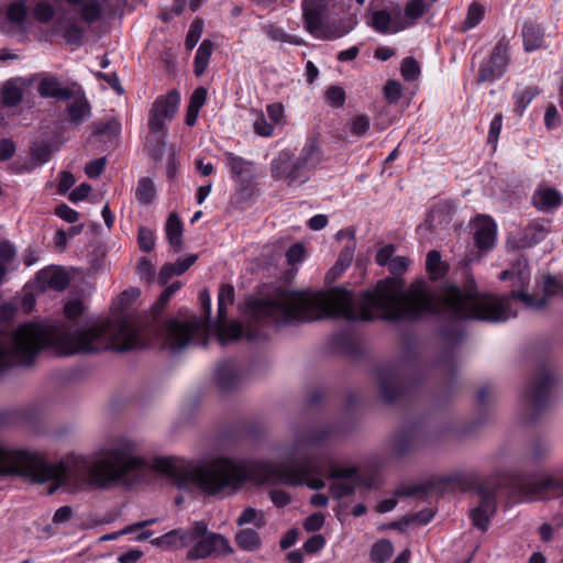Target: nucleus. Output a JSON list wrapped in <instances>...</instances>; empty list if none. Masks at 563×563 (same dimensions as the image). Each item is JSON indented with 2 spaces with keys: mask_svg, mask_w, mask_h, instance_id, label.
Instances as JSON below:
<instances>
[{
  "mask_svg": "<svg viewBox=\"0 0 563 563\" xmlns=\"http://www.w3.org/2000/svg\"><path fill=\"white\" fill-rule=\"evenodd\" d=\"M82 34L84 32L80 26L71 24L66 29L64 37L68 44H75L80 42Z\"/></svg>",
  "mask_w": 563,
  "mask_h": 563,
  "instance_id": "64",
  "label": "nucleus"
},
{
  "mask_svg": "<svg viewBox=\"0 0 563 563\" xmlns=\"http://www.w3.org/2000/svg\"><path fill=\"white\" fill-rule=\"evenodd\" d=\"M19 345L15 340V331L11 335H0V371L13 365H23V362L15 360Z\"/></svg>",
  "mask_w": 563,
  "mask_h": 563,
  "instance_id": "22",
  "label": "nucleus"
},
{
  "mask_svg": "<svg viewBox=\"0 0 563 563\" xmlns=\"http://www.w3.org/2000/svg\"><path fill=\"white\" fill-rule=\"evenodd\" d=\"M101 15V7L97 1L89 0L81 8V18L88 23L95 22Z\"/></svg>",
  "mask_w": 563,
  "mask_h": 563,
  "instance_id": "49",
  "label": "nucleus"
},
{
  "mask_svg": "<svg viewBox=\"0 0 563 563\" xmlns=\"http://www.w3.org/2000/svg\"><path fill=\"white\" fill-rule=\"evenodd\" d=\"M227 157L233 177L241 183L249 181L252 173L253 163L232 153H228Z\"/></svg>",
  "mask_w": 563,
  "mask_h": 563,
  "instance_id": "26",
  "label": "nucleus"
},
{
  "mask_svg": "<svg viewBox=\"0 0 563 563\" xmlns=\"http://www.w3.org/2000/svg\"><path fill=\"white\" fill-rule=\"evenodd\" d=\"M165 232L169 244L174 247L175 252L183 249V223L176 212H172L165 224Z\"/></svg>",
  "mask_w": 563,
  "mask_h": 563,
  "instance_id": "24",
  "label": "nucleus"
},
{
  "mask_svg": "<svg viewBox=\"0 0 563 563\" xmlns=\"http://www.w3.org/2000/svg\"><path fill=\"white\" fill-rule=\"evenodd\" d=\"M417 445V440L411 434H400L393 442V451L397 455L409 453Z\"/></svg>",
  "mask_w": 563,
  "mask_h": 563,
  "instance_id": "41",
  "label": "nucleus"
},
{
  "mask_svg": "<svg viewBox=\"0 0 563 563\" xmlns=\"http://www.w3.org/2000/svg\"><path fill=\"white\" fill-rule=\"evenodd\" d=\"M27 15V9L24 0L12 2L7 9V19L12 24L21 25Z\"/></svg>",
  "mask_w": 563,
  "mask_h": 563,
  "instance_id": "39",
  "label": "nucleus"
},
{
  "mask_svg": "<svg viewBox=\"0 0 563 563\" xmlns=\"http://www.w3.org/2000/svg\"><path fill=\"white\" fill-rule=\"evenodd\" d=\"M137 274L142 279H145L147 283H151L155 277V266L153 263L146 258L141 257L137 266H136Z\"/></svg>",
  "mask_w": 563,
  "mask_h": 563,
  "instance_id": "54",
  "label": "nucleus"
},
{
  "mask_svg": "<svg viewBox=\"0 0 563 563\" xmlns=\"http://www.w3.org/2000/svg\"><path fill=\"white\" fill-rule=\"evenodd\" d=\"M213 51V44L209 40H205L197 49L195 57V74L201 76L209 64L210 56Z\"/></svg>",
  "mask_w": 563,
  "mask_h": 563,
  "instance_id": "32",
  "label": "nucleus"
},
{
  "mask_svg": "<svg viewBox=\"0 0 563 563\" xmlns=\"http://www.w3.org/2000/svg\"><path fill=\"white\" fill-rule=\"evenodd\" d=\"M52 155V150L46 144L34 145L30 148L29 153V162L25 165V170H32L46 162L49 161Z\"/></svg>",
  "mask_w": 563,
  "mask_h": 563,
  "instance_id": "29",
  "label": "nucleus"
},
{
  "mask_svg": "<svg viewBox=\"0 0 563 563\" xmlns=\"http://www.w3.org/2000/svg\"><path fill=\"white\" fill-rule=\"evenodd\" d=\"M549 233V229L542 223H531L526 229V236L529 239V244L539 243L544 240L547 234Z\"/></svg>",
  "mask_w": 563,
  "mask_h": 563,
  "instance_id": "46",
  "label": "nucleus"
},
{
  "mask_svg": "<svg viewBox=\"0 0 563 563\" xmlns=\"http://www.w3.org/2000/svg\"><path fill=\"white\" fill-rule=\"evenodd\" d=\"M179 101V93L172 90L167 95L158 97L150 111L147 142H156L157 146L153 154L157 157L161 156L165 143V121L175 117Z\"/></svg>",
  "mask_w": 563,
  "mask_h": 563,
  "instance_id": "7",
  "label": "nucleus"
},
{
  "mask_svg": "<svg viewBox=\"0 0 563 563\" xmlns=\"http://www.w3.org/2000/svg\"><path fill=\"white\" fill-rule=\"evenodd\" d=\"M324 433L299 435L290 450L288 461L282 464L273 462L246 463L227 457H217L201 464L188 465L181 471L184 484L196 486L207 496H229L241 489L247 481L256 484L285 483L300 485L307 483L311 489H322L325 483L321 478L308 477L314 471V462L302 456L303 450L319 443Z\"/></svg>",
  "mask_w": 563,
  "mask_h": 563,
  "instance_id": "2",
  "label": "nucleus"
},
{
  "mask_svg": "<svg viewBox=\"0 0 563 563\" xmlns=\"http://www.w3.org/2000/svg\"><path fill=\"white\" fill-rule=\"evenodd\" d=\"M379 393L385 401H393L402 389V380L397 372L384 371L378 375Z\"/></svg>",
  "mask_w": 563,
  "mask_h": 563,
  "instance_id": "20",
  "label": "nucleus"
},
{
  "mask_svg": "<svg viewBox=\"0 0 563 563\" xmlns=\"http://www.w3.org/2000/svg\"><path fill=\"white\" fill-rule=\"evenodd\" d=\"M477 493L481 497L479 505L471 510L473 525L485 531L487 529L489 518L495 514L496 504L492 493L479 487Z\"/></svg>",
  "mask_w": 563,
  "mask_h": 563,
  "instance_id": "16",
  "label": "nucleus"
},
{
  "mask_svg": "<svg viewBox=\"0 0 563 563\" xmlns=\"http://www.w3.org/2000/svg\"><path fill=\"white\" fill-rule=\"evenodd\" d=\"M327 98L334 107H342L345 101V92L339 86H331L327 92Z\"/></svg>",
  "mask_w": 563,
  "mask_h": 563,
  "instance_id": "58",
  "label": "nucleus"
},
{
  "mask_svg": "<svg viewBox=\"0 0 563 563\" xmlns=\"http://www.w3.org/2000/svg\"><path fill=\"white\" fill-rule=\"evenodd\" d=\"M508 43L500 41L495 46L489 60L481 67L477 81H490L503 75L508 64Z\"/></svg>",
  "mask_w": 563,
  "mask_h": 563,
  "instance_id": "14",
  "label": "nucleus"
},
{
  "mask_svg": "<svg viewBox=\"0 0 563 563\" xmlns=\"http://www.w3.org/2000/svg\"><path fill=\"white\" fill-rule=\"evenodd\" d=\"M234 553L227 537L210 532L195 543L187 552L188 560H201L212 555L227 556Z\"/></svg>",
  "mask_w": 563,
  "mask_h": 563,
  "instance_id": "11",
  "label": "nucleus"
},
{
  "mask_svg": "<svg viewBox=\"0 0 563 563\" xmlns=\"http://www.w3.org/2000/svg\"><path fill=\"white\" fill-rule=\"evenodd\" d=\"M78 85L73 82L69 86H63L56 77H44L40 80L37 91L44 98H55L67 100L75 96Z\"/></svg>",
  "mask_w": 563,
  "mask_h": 563,
  "instance_id": "17",
  "label": "nucleus"
},
{
  "mask_svg": "<svg viewBox=\"0 0 563 563\" xmlns=\"http://www.w3.org/2000/svg\"><path fill=\"white\" fill-rule=\"evenodd\" d=\"M272 176L276 179H284L288 185L295 184L303 173L296 161L288 153H280L271 167Z\"/></svg>",
  "mask_w": 563,
  "mask_h": 563,
  "instance_id": "15",
  "label": "nucleus"
},
{
  "mask_svg": "<svg viewBox=\"0 0 563 563\" xmlns=\"http://www.w3.org/2000/svg\"><path fill=\"white\" fill-rule=\"evenodd\" d=\"M67 113L71 122L79 124L90 114V106L84 97H76L67 107Z\"/></svg>",
  "mask_w": 563,
  "mask_h": 563,
  "instance_id": "30",
  "label": "nucleus"
},
{
  "mask_svg": "<svg viewBox=\"0 0 563 563\" xmlns=\"http://www.w3.org/2000/svg\"><path fill=\"white\" fill-rule=\"evenodd\" d=\"M429 5L424 0H410L405 7V15L415 21L424 14Z\"/></svg>",
  "mask_w": 563,
  "mask_h": 563,
  "instance_id": "43",
  "label": "nucleus"
},
{
  "mask_svg": "<svg viewBox=\"0 0 563 563\" xmlns=\"http://www.w3.org/2000/svg\"><path fill=\"white\" fill-rule=\"evenodd\" d=\"M484 8L478 3H472L467 11V16L464 21V30L476 26L483 19Z\"/></svg>",
  "mask_w": 563,
  "mask_h": 563,
  "instance_id": "48",
  "label": "nucleus"
},
{
  "mask_svg": "<svg viewBox=\"0 0 563 563\" xmlns=\"http://www.w3.org/2000/svg\"><path fill=\"white\" fill-rule=\"evenodd\" d=\"M369 118L365 114L354 117L350 122L351 132L356 136L364 135L369 129Z\"/></svg>",
  "mask_w": 563,
  "mask_h": 563,
  "instance_id": "53",
  "label": "nucleus"
},
{
  "mask_svg": "<svg viewBox=\"0 0 563 563\" xmlns=\"http://www.w3.org/2000/svg\"><path fill=\"white\" fill-rule=\"evenodd\" d=\"M104 166L106 157H100L89 162L85 167V172L90 178H97L102 174Z\"/></svg>",
  "mask_w": 563,
  "mask_h": 563,
  "instance_id": "59",
  "label": "nucleus"
},
{
  "mask_svg": "<svg viewBox=\"0 0 563 563\" xmlns=\"http://www.w3.org/2000/svg\"><path fill=\"white\" fill-rule=\"evenodd\" d=\"M474 239L481 250H489L496 240V224L485 216H479L474 222Z\"/></svg>",
  "mask_w": 563,
  "mask_h": 563,
  "instance_id": "18",
  "label": "nucleus"
},
{
  "mask_svg": "<svg viewBox=\"0 0 563 563\" xmlns=\"http://www.w3.org/2000/svg\"><path fill=\"white\" fill-rule=\"evenodd\" d=\"M324 525V516L321 512L310 515L303 521V528L308 532H316Z\"/></svg>",
  "mask_w": 563,
  "mask_h": 563,
  "instance_id": "56",
  "label": "nucleus"
},
{
  "mask_svg": "<svg viewBox=\"0 0 563 563\" xmlns=\"http://www.w3.org/2000/svg\"><path fill=\"white\" fill-rule=\"evenodd\" d=\"M235 522L239 527L254 525L257 529H261L266 525V518L262 510H257L253 507H246L236 518Z\"/></svg>",
  "mask_w": 563,
  "mask_h": 563,
  "instance_id": "31",
  "label": "nucleus"
},
{
  "mask_svg": "<svg viewBox=\"0 0 563 563\" xmlns=\"http://www.w3.org/2000/svg\"><path fill=\"white\" fill-rule=\"evenodd\" d=\"M55 15V8L48 1H38L32 9V16L40 23L46 24Z\"/></svg>",
  "mask_w": 563,
  "mask_h": 563,
  "instance_id": "38",
  "label": "nucleus"
},
{
  "mask_svg": "<svg viewBox=\"0 0 563 563\" xmlns=\"http://www.w3.org/2000/svg\"><path fill=\"white\" fill-rule=\"evenodd\" d=\"M301 10L306 31L314 36L324 38L341 37L353 29V24H350L335 29L332 35H324L322 25L328 13V2L325 0H302Z\"/></svg>",
  "mask_w": 563,
  "mask_h": 563,
  "instance_id": "8",
  "label": "nucleus"
},
{
  "mask_svg": "<svg viewBox=\"0 0 563 563\" xmlns=\"http://www.w3.org/2000/svg\"><path fill=\"white\" fill-rule=\"evenodd\" d=\"M218 328V339L224 344L228 341H236L242 335V325L238 321H233L229 324L221 323L217 325Z\"/></svg>",
  "mask_w": 563,
  "mask_h": 563,
  "instance_id": "34",
  "label": "nucleus"
},
{
  "mask_svg": "<svg viewBox=\"0 0 563 563\" xmlns=\"http://www.w3.org/2000/svg\"><path fill=\"white\" fill-rule=\"evenodd\" d=\"M207 99V89L198 87L194 90L186 113V123L191 126L196 123L200 108Z\"/></svg>",
  "mask_w": 563,
  "mask_h": 563,
  "instance_id": "28",
  "label": "nucleus"
},
{
  "mask_svg": "<svg viewBox=\"0 0 563 563\" xmlns=\"http://www.w3.org/2000/svg\"><path fill=\"white\" fill-rule=\"evenodd\" d=\"M555 382L556 378L551 368L540 367L536 372L525 393L526 402L530 410L537 411L542 407Z\"/></svg>",
  "mask_w": 563,
  "mask_h": 563,
  "instance_id": "10",
  "label": "nucleus"
},
{
  "mask_svg": "<svg viewBox=\"0 0 563 563\" xmlns=\"http://www.w3.org/2000/svg\"><path fill=\"white\" fill-rule=\"evenodd\" d=\"M303 173L305 168L317 166L321 162V152L314 140H309L303 146L300 156L295 159Z\"/></svg>",
  "mask_w": 563,
  "mask_h": 563,
  "instance_id": "25",
  "label": "nucleus"
},
{
  "mask_svg": "<svg viewBox=\"0 0 563 563\" xmlns=\"http://www.w3.org/2000/svg\"><path fill=\"white\" fill-rule=\"evenodd\" d=\"M523 43L527 51L538 48L542 42V32L539 26L526 24L522 30Z\"/></svg>",
  "mask_w": 563,
  "mask_h": 563,
  "instance_id": "35",
  "label": "nucleus"
},
{
  "mask_svg": "<svg viewBox=\"0 0 563 563\" xmlns=\"http://www.w3.org/2000/svg\"><path fill=\"white\" fill-rule=\"evenodd\" d=\"M426 267L433 279L441 278L445 273V267L441 261V255L435 250H432L427 254Z\"/></svg>",
  "mask_w": 563,
  "mask_h": 563,
  "instance_id": "36",
  "label": "nucleus"
},
{
  "mask_svg": "<svg viewBox=\"0 0 563 563\" xmlns=\"http://www.w3.org/2000/svg\"><path fill=\"white\" fill-rule=\"evenodd\" d=\"M19 352L15 360L30 365L46 347L59 355L92 354L113 347L128 351L137 345L135 328L126 321H97L64 330L49 324L24 323L15 330Z\"/></svg>",
  "mask_w": 563,
  "mask_h": 563,
  "instance_id": "4",
  "label": "nucleus"
},
{
  "mask_svg": "<svg viewBox=\"0 0 563 563\" xmlns=\"http://www.w3.org/2000/svg\"><path fill=\"white\" fill-rule=\"evenodd\" d=\"M119 132L120 123L115 120H111L98 125L95 134L98 136H106L108 140H112L118 136Z\"/></svg>",
  "mask_w": 563,
  "mask_h": 563,
  "instance_id": "50",
  "label": "nucleus"
},
{
  "mask_svg": "<svg viewBox=\"0 0 563 563\" xmlns=\"http://www.w3.org/2000/svg\"><path fill=\"white\" fill-rule=\"evenodd\" d=\"M181 287L180 282H175L168 287L165 288V290L161 294L159 298L157 299L155 307L163 309L165 305L168 302L170 297Z\"/></svg>",
  "mask_w": 563,
  "mask_h": 563,
  "instance_id": "62",
  "label": "nucleus"
},
{
  "mask_svg": "<svg viewBox=\"0 0 563 563\" xmlns=\"http://www.w3.org/2000/svg\"><path fill=\"white\" fill-rule=\"evenodd\" d=\"M249 311L256 321L269 319L274 322H306L323 317L342 316L345 319H368L366 312L358 314L352 308L351 294L342 288L327 292L279 291L273 298L254 299Z\"/></svg>",
  "mask_w": 563,
  "mask_h": 563,
  "instance_id": "5",
  "label": "nucleus"
},
{
  "mask_svg": "<svg viewBox=\"0 0 563 563\" xmlns=\"http://www.w3.org/2000/svg\"><path fill=\"white\" fill-rule=\"evenodd\" d=\"M329 490L333 498L341 499L351 496L362 481L355 466H333L329 473Z\"/></svg>",
  "mask_w": 563,
  "mask_h": 563,
  "instance_id": "12",
  "label": "nucleus"
},
{
  "mask_svg": "<svg viewBox=\"0 0 563 563\" xmlns=\"http://www.w3.org/2000/svg\"><path fill=\"white\" fill-rule=\"evenodd\" d=\"M209 325L195 316L187 320L169 319L165 324V345L181 351L190 344H207Z\"/></svg>",
  "mask_w": 563,
  "mask_h": 563,
  "instance_id": "6",
  "label": "nucleus"
},
{
  "mask_svg": "<svg viewBox=\"0 0 563 563\" xmlns=\"http://www.w3.org/2000/svg\"><path fill=\"white\" fill-rule=\"evenodd\" d=\"M22 100V91L14 84H7L2 89V101L5 106L13 107Z\"/></svg>",
  "mask_w": 563,
  "mask_h": 563,
  "instance_id": "45",
  "label": "nucleus"
},
{
  "mask_svg": "<svg viewBox=\"0 0 563 563\" xmlns=\"http://www.w3.org/2000/svg\"><path fill=\"white\" fill-rule=\"evenodd\" d=\"M519 490L529 498L563 497V471L521 483Z\"/></svg>",
  "mask_w": 563,
  "mask_h": 563,
  "instance_id": "9",
  "label": "nucleus"
},
{
  "mask_svg": "<svg viewBox=\"0 0 563 563\" xmlns=\"http://www.w3.org/2000/svg\"><path fill=\"white\" fill-rule=\"evenodd\" d=\"M187 542V533L184 530H174L153 540V543L163 547H184Z\"/></svg>",
  "mask_w": 563,
  "mask_h": 563,
  "instance_id": "33",
  "label": "nucleus"
},
{
  "mask_svg": "<svg viewBox=\"0 0 563 563\" xmlns=\"http://www.w3.org/2000/svg\"><path fill=\"white\" fill-rule=\"evenodd\" d=\"M400 71L406 80H416L420 76L419 63L413 57H406L401 63Z\"/></svg>",
  "mask_w": 563,
  "mask_h": 563,
  "instance_id": "44",
  "label": "nucleus"
},
{
  "mask_svg": "<svg viewBox=\"0 0 563 563\" xmlns=\"http://www.w3.org/2000/svg\"><path fill=\"white\" fill-rule=\"evenodd\" d=\"M38 279L58 291L64 290L69 284L68 275L64 271L56 268L41 271Z\"/></svg>",
  "mask_w": 563,
  "mask_h": 563,
  "instance_id": "27",
  "label": "nucleus"
},
{
  "mask_svg": "<svg viewBox=\"0 0 563 563\" xmlns=\"http://www.w3.org/2000/svg\"><path fill=\"white\" fill-rule=\"evenodd\" d=\"M155 187L153 181L150 178H142L139 181L136 195L141 202L148 205L151 203L155 198Z\"/></svg>",
  "mask_w": 563,
  "mask_h": 563,
  "instance_id": "42",
  "label": "nucleus"
},
{
  "mask_svg": "<svg viewBox=\"0 0 563 563\" xmlns=\"http://www.w3.org/2000/svg\"><path fill=\"white\" fill-rule=\"evenodd\" d=\"M55 214L68 223H75L79 218L78 212L65 203L55 208Z\"/></svg>",
  "mask_w": 563,
  "mask_h": 563,
  "instance_id": "57",
  "label": "nucleus"
},
{
  "mask_svg": "<svg viewBox=\"0 0 563 563\" xmlns=\"http://www.w3.org/2000/svg\"><path fill=\"white\" fill-rule=\"evenodd\" d=\"M234 542L238 548L245 552H257L262 548V538L260 533L251 528H244L234 534Z\"/></svg>",
  "mask_w": 563,
  "mask_h": 563,
  "instance_id": "23",
  "label": "nucleus"
},
{
  "mask_svg": "<svg viewBox=\"0 0 563 563\" xmlns=\"http://www.w3.org/2000/svg\"><path fill=\"white\" fill-rule=\"evenodd\" d=\"M143 464L137 443L129 438L113 441L93 463L79 457L68 467L62 462L47 463L38 451L14 449L0 442V475L20 476L36 484L51 483L47 489L49 495L59 487L68 493L89 487L106 488Z\"/></svg>",
  "mask_w": 563,
  "mask_h": 563,
  "instance_id": "1",
  "label": "nucleus"
},
{
  "mask_svg": "<svg viewBox=\"0 0 563 563\" xmlns=\"http://www.w3.org/2000/svg\"><path fill=\"white\" fill-rule=\"evenodd\" d=\"M410 265V260L406 256H396L389 263V269L394 275L404 274Z\"/></svg>",
  "mask_w": 563,
  "mask_h": 563,
  "instance_id": "60",
  "label": "nucleus"
},
{
  "mask_svg": "<svg viewBox=\"0 0 563 563\" xmlns=\"http://www.w3.org/2000/svg\"><path fill=\"white\" fill-rule=\"evenodd\" d=\"M394 549L388 540L376 542L371 550V559L376 563L386 562L393 554Z\"/></svg>",
  "mask_w": 563,
  "mask_h": 563,
  "instance_id": "40",
  "label": "nucleus"
},
{
  "mask_svg": "<svg viewBox=\"0 0 563 563\" xmlns=\"http://www.w3.org/2000/svg\"><path fill=\"white\" fill-rule=\"evenodd\" d=\"M325 544V539L321 534H314L310 537L303 544V549L307 553L312 554L321 550Z\"/></svg>",
  "mask_w": 563,
  "mask_h": 563,
  "instance_id": "61",
  "label": "nucleus"
},
{
  "mask_svg": "<svg viewBox=\"0 0 563 563\" xmlns=\"http://www.w3.org/2000/svg\"><path fill=\"white\" fill-rule=\"evenodd\" d=\"M239 373L231 362L219 364L214 372V383L222 393L232 390L239 382Z\"/></svg>",
  "mask_w": 563,
  "mask_h": 563,
  "instance_id": "21",
  "label": "nucleus"
},
{
  "mask_svg": "<svg viewBox=\"0 0 563 563\" xmlns=\"http://www.w3.org/2000/svg\"><path fill=\"white\" fill-rule=\"evenodd\" d=\"M384 93L389 102H396L401 97V85L396 80H388L384 87Z\"/></svg>",
  "mask_w": 563,
  "mask_h": 563,
  "instance_id": "55",
  "label": "nucleus"
},
{
  "mask_svg": "<svg viewBox=\"0 0 563 563\" xmlns=\"http://www.w3.org/2000/svg\"><path fill=\"white\" fill-rule=\"evenodd\" d=\"M364 305L366 309L380 311L388 319L415 318L426 311H446L456 318L493 322L516 316L511 312L509 298L479 296L473 288L463 291L455 286L446 287L435 298L422 283L402 291L397 279L380 282L376 290L366 296Z\"/></svg>",
  "mask_w": 563,
  "mask_h": 563,
  "instance_id": "3",
  "label": "nucleus"
},
{
  "mask_svg": "<svg viewBox=\"0 0 563 563\" xmlns=\"http://www.w3.org/2000/svg\"><path fill=\"white\" fill-rule=\"evenodd\" d=\"M509 298H518L527 308L541 310L555 298H563V286L553 277L548 276L543 283V296L537 297L523 291H512Z\"/></svg>",
  "mask_w": 563,
  "mask_h": 563,
  "instance_id": "13",
  "label": "nucleus"
},
{
  "mask_svg": "<svg viewBox=\"0 0 563 563\" xmlns=\"http://www.w3.org/2000/svg\"><path fill=\"white\" fill-rule=\"evenodd\" d=\"M391 15L386 10H378L372 13L369 24L379 33L397 32L399 29L390 30Z\"/></svg>",
  "mask_w": 563,
  "mask_h": 563,
  "instance_id": "37",
  "label": "nucleus"
},
{
  "mask_svg": "<svg viewBox=\"0 0 563 563\" xmlns=\"http://www.w3.org/2000/svg\"><path fill=\"white\" fill-rule=\"evenodd\" d=\"M15 153V144L11 139L0 140V161L10 159Z\"/></svg>",
  "mask_w": 563,
  "mask_h": 563,
  "instance_id": "63",
  "label": "nucleus"
},
{
  "mask_svg": "<svg viewBox=\"0 0 563 563\" xmlns=\"http://www.w3.org/2000/svg\"><path fill=\"white\" fill-rule=\"evenodd\" d=\"M532 206L541 212H551L563 203V196L554 188L539 187L532 195Z\"/></svg>",
  "mask_w": 563,
  "mask_h": 563,
  "instance_id": "19",
  "label": "nucleus"
},
{
  "mask_svg": "<svg viewBox=\"0 0 563 563\" xmlns=\"http://www.w3.org/2000/svg\"><path fill=\"white\" fill-rule=\"evenodd\" d=\"M203 23L200 19H196L186 36V46L188 49H192L201 37Z\"/></svg>",
  "mask_w": 563,
  "mask_h": 563,
  "instance_id": "51",
  "label": "nucleus"
},
{
  "mask_svg": "<svg viewBox=\"0 0 563 563\" xmlns=\"http://www.w3.org/2000/svg\"><path fill=\"white\" fill-rule=\"evenodd\" d=\"M155 521H156V519H150V520L139 521V522H135L133 525H129V526H126L125 528H123L122 530H120L118 532H113L111 534L103 536L101 538V541L114 540V539H117L120 536H124V534L131 533V532H133V531H135L137 529L145 528V527L154 523Z\"/></svg>",
  "mask_w": 563,
  "mask_h": 563,
  "instance_id": "52",
  "label": "nucleus"
},
{
  "mask_svg": "<svg viewBox=\"0 0 563 563\" xmlns=\"http://www.w3.org/2000/svg\"><path fill=\"white\" fill-rule=\"evenodd\" d=\"M139 246L143 252H151L155 246V238L152 230L141 227L137 233Z\"/></svg>",
  "mask_w": 563,
  "mask_h": 563,
  "instance_id": "47",
  "label": "nucleus"
}]
</instances>
